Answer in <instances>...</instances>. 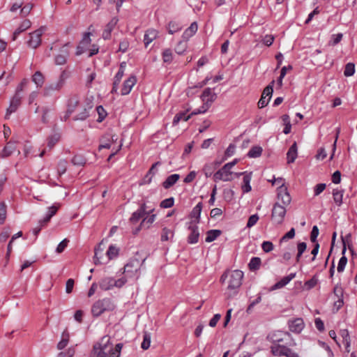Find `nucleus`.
Returning a JSON list of instances; mask_svg holds the SVG:
<instances>
[{"label": "nucleus", "mask_w": 357, "mask_h": 357, "mask_svg": "<svg viewBox=\"0 0 357 357\" xmlns=\"http://www.w3.org/2000/svg\"><path fill=\"white\" fill-rule=\"evenodd\" d=\"M146 204H142L140 208L132 214L130 218V222L135 224L138 222L140 219L143 218L145 214H146Z\"/></svg>", "instance_id": "f3484780"}, {"label": "nucleus", "mask_w": 357, "mask_h": 357, "mask_svg": "<svg viewBox=\"0 0 357 357\" xmlns=\"http://www.w3.org/2000/svg\"><path fill=\"white\" fill-rule=\"evenodd\" d=\"M169 33L173 34L178 31V24L176 22H170L167 26Z\"/></svg>", "instance_id": "bf43d9fd"}, {"label": "nucleus", "mask_w": 357, "mask_h": 357, "mask_svg": "<svg viewBox=\"0 0 357 357\" xmlns=\"http://www.w3.org/2000/svg\"><path fill=\"white\" fill-rule=\"evenodd\" d=\"M137 82V78L135 75L130 76L124 82L121 89V95L126 96L130 93L132 87Z\"/></svg>", "instance_id": "2eb2a0df"}, {"label": "nucleus", "mask_w": 357, "mask_h": 357, "mask_svg": "<svg viewBox=\"0 0 357 357\" xmlns=\"http://www.w3.org/2000/svg\"><path fill=\"white\" fill-rule=\"evenodd\" d=\"M298 155V148L296 142H294L291 147L289 148V151L287 153V163H292L295 161Z\"/></svg>", "instance_id": "4be33fe9"}, {"label": "nucleus", "mask_w": 357, "mask_h": 357, "mask_svg": "<svg viewBox=\"0 0 357 357\" xmlns=\"http://www.w3.org/2000/svg\"><path fill=\"white\" fill-rule=\"evenodd\" d=\"M22 96L21 94H15L10 102V105L7 109L6 118H8L9 115L13 112H15L18 107L21 104Z\"/></svg>", "instance_id": "4468645a"}, {"label": "nucleus", "mask_w": 357, "mask_h": 357, "mask_svg": "<svg viewBox=\"0 0 357 357\" xmlns=\"http://www.w3.org/2000/svg\"><path fill=\"white\" fill-rule=\"evenodd\" d=\"M32 82L37 88H41L45 82V77L40 71H36L32 76Z\"/></svg>", "instance_id": "cd10ccee"}, {"label": "nucleus", "mask_w": 357, "mask_h": 357, "mask_svg": "<svg viewBox=\"0 0 357 357\" xmlns=\"http://www.w3.org/2000/svg\"><path fill=\"white\" fill-rule=\"evenodd\" d=\"M221 234V231L218 229H212L207 231L206 242L211 243L215 241Z\"/></svg>", "instance_id": "58836bf2"}, {"label": "nucleus", "mask_w": 357, "mask_h": 357, "mask_svg": "<svg viewBox=\"0 0 357 357\" xmlns=\"http://www.w3.org/2000/svg\"><path fill=\"white\" fill-rule=\"evenodd\" d=\"M151 344V335L148 332H144L143 335V342L141 344V347L144 349H148Z\"/></svg>", "instance_id": "37998d69"}, {"label": "nucleus", "mask_w": 357, "mask_h": 357, "mask_svg": "<svg viewBox=\"0 0 357 357\" xmlns=\"http://www.w3.org/2000/svg\"><path fill=\"white\" fill-rule=\"evenodd\" d=\"M96 111L98 114V122H102L107 116V112L102 105H99L96 107Z\"/></svg>", "instance_id": "4d7b16f0"}, {"label": "nucleus", "mask_w": 357, "mask_h": 357, "mask_svg": "<svg viewBox=\"0 0 357 357\" xmlns=\"http://www.w3.org/2000/svg\"><path fill=\"white\" fill-rule=\"evenodd\" d=\"M158 32L153 29H148L144 36V43L145 47L153 42L158 37Z\"/></svg>", "instance_id": "aec40b11"}, {"label": "nucleus", "mask_w": 357, "mask_h": 357, "mask_svg": "<svg viewBox=\"0 0 357 357\" xmlns=\"http://www.w3.org/2000/svg\"><path fill=\"white\" fill-rule=\"evenodd\" d=\"M216 97V93L212 89H205L201 96V99L203 102L202 106L192 112L191 115L205 113L215 101Z\"/></svg>", "instance_id": "20e7f679"}, {"label": "nucleus", "mask_w": 357, "mask_h": 357, "mask_svg": "<svg viewBox=\"0 0 357 357\" xmlns=\"http://www.w3.org/2000/svg\"><path fill=\"white\" fill-rule=\"evenodd\" d=\"M344 190L338 188L333 189V197L335 204L338 206H341L343 202Z\"/></svg>", "instance_id": "7c9ffc66"}, {"label": "nucleus", "mask_w": 357, "mask_h": 357, "mask_svg": "<svg viewBox=\"0 0 357 357\" xmlns=\"http://www.w3.org/2000/svg\"><path fill=\"white\" fill-rule=\"evenodd\" d=\"M275 84V81L273 80L263 91L261 97L258 102V105L260 108H263L266 107L270 99L271 98L273 92V85Z\"/></svg>", "instance_id": "0eeeda50"}, {"label": "nucleus", "mask_w": 357, "mask_h": 357, "mask_svg": "<svg viewBox=\"0 0 357 357\" xmlns=\"http://www.w3.org/2000/svg\"><path fill=\"white\" fill-rule=\"evenodd\" d=\"M286 215V208L278 203H275L272 209L271 220L276 225H282Z\"/></svg>", "instance_id": "423d86ee"}, {"label": "nucleus", "mask_w": 357, "mask_h": 357, "mask_svg": "<svg viewBox=\"0 0 357 357\" xmlns=\"http://www.w3.org/2000/svg\"><path fill=\"white\" fill-rule=\"evenodd\" d=\"M118 22V19L116 17H113L105 26V28L102 32V38L105 40H108L111 37V33L116 26Z\"/></svg>", "instance_id": "a211bd4d"}, {"label": "nucleus", "mask_w": 357, "mask_h": 357, "mask_svg": "<svg viewBox=\"0 0 357 357\" xmlns=\"http://www.w3.org/2000/svg\"><path fill=\"white\" fill-rule=\"evenodd\" d=\"M188 243L190 244H195L198 242V239L199 237V232L198 230L197 225H190L188 227Z\"/></svg>", "instance_id": "ddd939ff"}, {"label": "nucleus", "mask_w": 357, "mask_h": 357, "mask_svg": "<svg viewBox=\"0 0 357 357\" xmlns=\"http://www.w3.org/2000/svg\"><path fill=\"white\" fill-rule=\"evenodd\" d=\"M79 103V98L77 96L75 95L70 97L68 101L67 111L63 116L64 121H66L70 114L73 113Z\"/></svg>", "instance_id": "9d476101"}, {"label": "nucleus", "mask_w": 357, "mask_h": 357, "mask_svg": "<svg viewBox=\"0 0 357 357\" xmlns=\"http://www.w3.org/2000/svg\"><path fill=\"white\" fill-rule=\"evenodd\" d=\"M86 158L82 155L80 154H77L74 155V157L72 159V163L74 165L82 166L84 165L86 163Z\"/></svg>", "instance_id": "79ce46f5"}, {"label": "nucleus", "mask_w": 357, "mask_h": 357, "mask_svg": "<svg viewBox=\"0 0 357 357\" xmlns=\"http://www.w3.org/2000/svg\"><path fill=\"white\" fill-rule=\"evenodd\" d=\"M262 148L261 146H254L248 152V155L250 158H257L261 155Z\"/></svg>", "instance_id": "a18cd8bd"}, {"label": "nucleus", "mask_w": 357, "mask_h": 357, "mask_svg": "<svg viewBox=\"0 0 357 357\" xmlns=\"http://www.w3.org/2000/svg\"><path fill=\"white\" fill-rule=\"evenodd\" d=\"M127 282L125 278H121L119 280H114L112 278H105L99 282V286L101 289L107 291L114 287H121Z\"/></svg>", "instance_id": "39448f33"}, {"label": "nucleus", "mask_w": 357, "mask_h": 357, "mask_svg": "<svg viewBox=\"0 0 357 357\" xmlns=\"http://www.w3.org/2000/svg\"><path fill=\"white\" fill-rule=\"evenodd\" d=\"M58 208L59 206L54 205L49 207L46 216L43 219L39 220V223L42 224L43 222L45 224H47L50 220L52 217L56 214Z\"/></svg>", "instance_id": "473e14b6"}, {"label": "nucleus", "mask_w": 357, "mask_h": 357, "mask_svg": "<svg viewBox=\"0 0 357 357\" xmlns=\"http://www.w3.org/2000/svg\"><path fill=\"white\" fill-rule=\"evenodd\" d=\"M107 347V343L104 344L100 342L96 343L93 347L90 357H107V354L105 352Z\"/></svg>", "instance_id": "9b49d317"}, {"label": "nucleus", "mask_w": 357, "mask_h": 357, "mask_svg": "<svg viewBox=\"0 0 357 357\" xmlns=\"http://www.w3.org/2000/svg\"><path fill=\"white\" fill-rule=\"evenodd\" d=\"M304 327L303 321L301 319H296L292 321L289 325L290 330L292 332L300 333Z\"/></svg>", "instance_id": "c85d7f7f"}, {"label": "nucleus", "mask_w": 357, "mask_h": 357, "mask_svg": "<svg viewBox=\"0 0 357 357\" xmlns=\"http://www.w3.org/2000/svg\"><path fill=\"white\" fill-rule=\"evenodd\" d=\"M209 80V78L208 77H206V79L202 83L200 84L199 86H192V87H189L185 93H186V95L188 96H190V95H192L194 94L195 93L197 92V88H201L203 86H204L205 84H206V83L208 82V81Z\"/></svg>", "instance_id": "de8ad7c7"}, {"label": "nucleus", "mask_w": 357, "mask_h": 357, "mask_svg": "<svg viewBox=\"0 0 357 357\" xmlns=\"http://www.w3.org/2000/svg\"><path fill=\"white\" fill-rule=\"evenodd\" d=\"M28 83H29V80L27 79H23L22 80V82H20V84L17 86L15 94H17V93L20 94L21 92H22L23 90L24 89V88L26 86Z\"/></svg>", "instance_id": "338daca9"}, {"label": "nucleus", "mask_w": 357, "mask_h": 357, "mask_svg": "<svg viewBox=\"0 0 357 357\" xmlns=\"http://www.w3.org/2000/svg\"><path fill=\"white\" fill-rule=\"evenodd\" d=\"M252 179V172L245 174L243 176V184L241 185L242 190L244 193L251 191L250 181Z\"/></svg>", "instance_id": "bb28decb"}, {"label": "nucleus", "mask_w": 357, "mask_h": 357, "mask_svg": "<svg viewBox=\"0 0 357 357\" xmlns=\"http://www.w3.org/2000/svg\"><path fill=\"white\" fill-rule=\"evenodd\" d=\"M347 263V259L345 256H342L338 263L337 270L339 273L342 272Z\"/></svg>", "instance_id": "052dcab7"}, {"label": "nucleus", "mask_w": 357, "mask_h": 357, "mask_svg": "<svg viewBox=\"0 0 357 357\" xmlns=\"http://www.w3.org/2000/svg\"><path fill=\"white\" fill-rule=\"evenodd\" d=\"M286 348H287V347H285L284 345H281L279 344H274L273 345L271 346V353L274 356H284Z\"/></svg>", "instance_id": "72a5a7b5"}, {"label": "nucleus", "mask_w": 357, "mask_h": 357, "mask_svg": "<svg viewBox=\"0 0 357 357\" xmlns=\"http://www.w3.org/2000/svg\"><path fill=\"white\" fill-rule=\"evenodd\" d=\"M198 26L197 22H192L190 26L185 29L183 34V38L184 40H188L190 37H192L197 31Z\"/></svg>", "instance_id": "a878e982"}, {"label": "nucleus", "mask_w": 357, "mask_h": 357, "mask_svg": "<svg viewBox=\"0 0 357 357\" xmlns=\"http://www.w3.org/2000/svg\"><path fill=\"white\" fill-rule=\"evenodd\" d=\"M174 236V234L172 230L168 229L167 228H164L162 229V233L161 235V241H168L171 239Z\"/></svg>", "instance_id": "6e6d98bb"}, {"label": "nucleus", "mask_w": 357, "mask_h": 357, "mask_svg": "<svg viewBox=\"0 0 357 357\" xmlns=\"http://www.w3.org/2000/svg\"><path fill=\"white\" fill-rule=\"evenodd\" d=\"M62 87L57 83H52L45 86L43 89V96H50L54 91H59Z\"/></svg>", "instance_id": "5701e85b"}, {"label": "nucleus", "mask_w": 357, "mask_h": 357, "mask_svg": "<svg viewBox=\"0 0 357 357\" xmlns=\"http://www.w3.org/2000/svg\"><path fill=\"white\" fill-rule=\"evenodd\" d=\"M100 144L99 145L98 149L101 150L102 149H109L111 147L110 139L109 136H104L100 139Z\"/></svg>", "instance_id": "603ef678"}, {"label": "nucleus", "mask_w": 357, "mask_h": 357, "mask_svg": "<svg viewBox=\"0 0 357 357\" xmlns=\"http://www.w3.org/2000/svg\"><path fill=\"white\" fill-rule=\"evenodd\" d=\"M16 150V146L15 142H9L7 145L3 148L2 152L0 154L1 158H7L10 156Z\"/></svg>", "instance_id": "393cba45"}, {"label": "nucleus", "mask_w": 357, "mask_h": 357, "mask_svg": "<svg viewBox=\"0 0 357 357\" xmlns=\"http://www.w3.org/2000/svg\"><path fill=\"white\" fill-rule=\"evenodd\" d=\"M92 108V105H89L87 107H84L83 110L79 112L75 118L74 120L84 121L89 116V109Z\"/></svg>", "instance_id": "ea45409f"}, {"label": "nucleus", "mask_w": 357, "mask_h": 357, "mask_svg": "<svg viewBox=\"0 0 357 357\" xmlns=\"http://www.w3.org/2000/svg\"><path fill=\"white\" fill-rule=\"evenodd\" d=\"M103 245L102 241L99 243L97 248H95V255H94V263L97 264H101L103 262L101 261V259L103 256V250L104 248H102Z\"/></svg>", "instance_id": "c756f323"}, {"label": "nucleus", "mask_w": 357, "mask_h": 357, "mask_svg": "<svg viewBox=\"0 0 357 357\" xmlns=\"http://www.w3.org/2000/svg\"><path fill=\"white\" fill-rule=\"evenodd\" d=\"M243 278V273L240 270L227 271L222 274L220 282H225L227 281V282L225 292L227 298H230L237 294L238 289L242 284Z\"/></svg>", "instance_id": "f257e3e1"}, {"label": "nucleus", "mask_w": 357, "mask_h": 357, "mask_svg": "<svg viewBox=\"0 0 357 357\" xmlns=\"http://www.w3.org/2000/svg\"><path fill=\"white\" fill-rule=\"evenodd\" d=\"M278 198L284 206H288L291 203V198L285 185L278 188Z\"/></svg>", "instance_id": "f8f14e48"}, {"label": "nucleus", "mask_w": 357, "mask_h": 357, "mask_svg": "<svg viewBox=\"0 0 357 357\" xmlns=\"http://www.w3.org/2000/svg\"><path fill=\"white\" fill-rule=\"evenodd\" d=\"M123 75H122V72H117V73L116 74L115 77H114V82H113V87H112V93H116L117 91V89H118V86L123 77Z\"/></svg>", "instance_id": "c03bdc74"}, {"label": "nucleus", "mask_w": 357, "mask_h": 357, "mask_svg": "<svg viewBox=\"0 0 357 357\" xmlns=\"http://www.w3.org/2000/svg\"><path fill=\"white\" fill-rule=\"evenodd\" d=\"M159 165H160V162H157L151 166V167L150 168V169L149 170V172H147L146 175L145 176V177L144 178V183H150L151 182L153 176L157 172L156 167Z\"/></svg>", "instance_id": "2f4dec72"}, {"label": "nucleus", "mask_w": 357, "mask_h": 357, "mask_svg": "<svg viewBox=\"0 0 357 357\" xmlns=\"http://www.w3.org/2000/svg\"><path fill=\"white\" fill-rule=\"evenodd\" d=\"M291 69H292L291 66H284L282 68L281 71H280V75L278 79V84L279 87H281L282 86V79L285 77V75H286L287 70H291Z\"/></svg>", "instance_id": "864d4df0"}, {"label": "nucleus", "mask_w": 357, "mask_h": 357, "mask_svg": "<svg viewBox=\"0 0 357 357\" xmlns=\"http://www.w3.org/2000/svg\"><path fill=\"white\" fill-rule=\"evenodd\" d=\"M122 347L123 344H116L114 349L109 350V354L108 357H119Z\"/></svg>", "instance_id": "49530a36"}, {"label": "nucleus", "mask_w": 357, "mask_h": 357, "mask_svg": "<svg viewBox=\"0 0 357 357\" xmlns=\"http://www.w3.org/2000/svg\"><path fill=\"white\" fill-rule=\"evenodd\" d=\"M261 259L259 257H253L251 259L248 266L250 270H256L259 268Z\"/></svg>", "instance_id": "5fc2aeb1"}, {"label": "nucleus", "mask_w": 357, "mask_h": 357, "mask_svg": "<svg viewBox=\"0 0 357 357\" xmlns=\"http://www.w3.org/2000/svg\"><path fill=\"white\" fill-rule=\"evenodd\" d=\"M6 218V204L2 202L0 203V225L4 223Z\"/></svg>", "instance_id": "3c124183"}, {"label": "nucleus", "mask_w": 357, "mask_h": 357, "mask_svg": "<svg viewBox=\"0 0 357 357\" xmlns=\"http://www.w3.org/2000/svg\"><path fill=\"white\" fill-rule=\"evenodd\" d=\"M59 136L58 135H54L48 138L47 146L50 149H52L59 141Z\"/></svg>", "instance_id": "0e129e2a"}, {"label": "nucleus", "mask_w": 357, "mask_h": 357, "mask_svg": "<svg viewBox=\"0 0 357 357\" xmlns=\"http://www.w3.org/2000/svg\"><path fill=\"white\" fill-rule=\"evenodd\" d=\"M342 240L343 243L342 255H344L347 250V247L351 252H353L351 234H348L344 237H342Z\"/></svg>", "instance_id": "f704fd0d"}, {"label": "nucleus", "mask_w": 357, "mask_h": 357, "mask_svg": "<svg viewBox=\"0 0 357 357\" xmlns=\"http://www.w3.org/2000/svg\"><path fill=\"white\" fill-rule=\"evenodd\" d=\"M70 71L67 69H64L61 71L56 82L63 88L66 82V80L70 77Z\"/></svg>", "instance_id": "c9c22d12"}, {"label": "nucleus", "mask_w": 357, "mask_h": 357, "mask_svg": "<svg viewBox=\"0 0 357 357\" xmlns=\"http://www.w3.org/2000/svg\"><path fill=\"white\" fill-rule=\"evenodd\" d=\"M119 250L116 247L111 245L106 252L108 260H111L116 257L119 255Z\"/></svg>", "instance_id": "a19ab883"}, {"label": "nucleus", "mask_w": 357, "mask_h": 357, "mask_svg": "<svg viewBox=\"0 0 357 357\" xmlns=\"http://www.w3.org/2000/svg\"><path fill=\"white\" fill-rule=\"evenodd\" d=\"M67 169V161L65 160H61L58 162L57 165V173L60 176L63 174Z\"/></svg>", "instance_id": "09e8293b"}, {"label": "nucleus", "mask_w": 357, "mask_h": 357, "mask_svg": "<svg viewBox=\"0 0 357 357\" xmlns=\"http://www.w3.org/2000/svg\"><path fill=\"white\" fill-rule=\"evenodd\" d=\"M224 199L226 201H231L234 196V192L231 189H225L223 192Z\"/></svg>", "instance_id": "69168bd1"}, {"label": "nucleus", "mask_w": 357, "mask_h": 357, "mask_svg": "<svg viewBox=\"0 0 357 357\" xmlns=\"http://www.w3.org/2000/svg\"><path fill=\"white\" fill-rule=\"evenodd\" d=\"M43 33L42 28L38 29L30 33V38L28 40V45L32 48L38 47L41 43V36Z\"/></svg>", "instance_id": "1a4fd4ad"}, {"label": "nucleus", "mask_w": 357, "mask_h": 357, "mask_svg": "<svg viewBox=\"0 0 357 357\" xmlns=\"http://www.w3.org/2000/svg\"><path fill=\"white\" fill-rule=\"evenodd\" d=\"M178 180V174H172L167 178V179L162 183V186L165 189H168L176 183Z\"/></svg>", "instance_id": "e433bc0d"}, {"label": "nucleus", "mask_w": 357, "mask_h": 357, "mask_svg": "<svg viewBox=\"0 0 357 357\" xmlns=\"http://www.w3.org/2000/svg\"><path fill=\"white\" fill-rule=\"evenodd\" d=\"M174 199L173 197L166 199L161 202L160 206L164 208H170L174 205Z\"/></svg>", "instance_id": "680f3d73"}, {"label": "nucleus", "mask_w": 357, "mask_h": 357, "mask_svg": "<svg viewBox=\"0 0 357 357\" xmlns=\"http://www.w3.org/2000/svg\"><path fill=\"white\" fill-rule=\"evenodd\" d=\"M355 73V65L353 63H348L345 66V69L344 71V75L346 77L352 76Z\"/></svg>", "instance_id": "8fccbe9b"}, {"label": "nucleus", "mask_w": 357, "mask_h": 357, "mask_svg": "<svg viewBox=\"0 0 357 357\" xmlns=\"http://www.w3.org/2000/svg\"><path fill=\"white\" fill-rule=\"evenodd\" d=\"M116 308V304L111 298H103L96 301L91 306V314L98 317L107 312H112Z\"/></svg>", "instance_id": "f03ea898"}, {"label": "nucleus", "mask_w": 357, "mask_h": 357, "mask_svg": "<svg viewBox=\"0 0 357 357\" xmlns=\"http://www.w3.org/2000/svg\"><path fill=\"white\" fill-rule=\"evenodd\" d=\"M31 25V22L29 20H24L20 26L14 31L13 36V40H15L17 36L23 31L28 29Z\"/></svg>", "instance_id": "b1692460"}, {"label": "nucleus", "mask_w": 357, "mask_h": 357, "mask_svg": "<svg viewBox=\"0 0 357 357\" xmlns=\"http://www.w3.org/2000/svg\"><path fill=\"white\" fill-rule=\"evenodd\" d=\"M234 179V172L225 169L223 167L213 175V180L215 182L219 181H231Z\"/></svg>", "instance_id": "6e6552de"}, {"label": "nucleus", "mask_w": 357, "mask_h": 357, "mask_svg": "<svg viewBox=\"0 0 357 357\" xmlns=\"http://www.w3.org/2000/svg\"><path fill=\"white\" fill-rule=\"evenodd\" d=\"M91 33L86 32L84 34L83 38L80 42V45H83L84 46H87L91 43Z\"/></svg>", "instance_id": "774afa93"}, {"label": "nucleus", "mask_w": 357, "mask_h": 357, "mask_svg": "<svg viewBox=\"0 0 357 357\" xmlns=\"http://www.w3.org/2000/svg\"><path fill=\"white\" fill-rule=\"evenodd\" d=\"M202 211V205L201 203H199L192 210L191 214H190V225H197V224L199 222V216Z\"/></svg>", "instance_id": "412c9836"}, {"label": "nucleus", "mask_w": 357, "mask_h": 357, "mask_svg": "<svg viewBox=\"0 0 357 357\" xmlns=\"http://www.w3.org/2000/svg\"><path fill=\"white\" fill-rule=\"evenodd\" d=\"M145 259H138L137 258H132L124 266L125 278H132L135 280H137L140 275L139 270L143 265Z\"/></svg>", "instance_id": "7ed1b4c3"}, {"label": "nucleus", "mask_w": 357, "mask_h": 357, "mask_svg": "<svg viewBox=\"0 0 357 357\" xmlns=\"http://www.w3.org/2000/svg\"><path fill=\"white\" fill-rule=\"evenodd\" d=\"M296 276V273H291L287 276L282 278L279 282H276L273 286H272L270 289L271 291H274L276 289H281L286 286L291 280H293Z\"/></svg>", "instance_id": "6ab92c4d"}, {"label": "nucleus", "mask_w": 357, "mask_h": 357, "mask_svg": "<svg viewBox=\"0 0 357 357\" xmlns=\"http://www.w3.org/2000/svg\"><path fill=\"white\" fill-rule=\"evenodd\" d=\"M68 242H69V241L67 238L63 239L58 245V246L56 249V252L57 253L63 252L64 251V250L66 249V248L67 247Z\"/></svg>", "instance_id": "e2e57ef3"}, {"label": "nucleus", "mask_w": 357, "mask_h": 357, "mask_svg": "<svg viewBox=\"0 0 357 357\" xmlns=\"http://www.w3.org/2000/svg\"><path fill=\"white\" fill-rule=\"evenodd\" d=\"M162 56L164 63H172L174 59L173 50L170 48L165 49L162 53Z\"/></svg>", "instance_id": "4c0bfd02"}, {"label": "nucleus", "mask_w": 357, "mask_h": 357, "mask_svg": "<svg viewBox=\"0 0 357 357\" xmlns=\"http://www.w3.org/2000/svg\"><path fill=\"white\" fill-rule=\"evenodd\" d=\"M68 45L69 43L65 44L61 50V53L55 56L54 62L56 65H64L66 63L67 57L69 54L66 47Z\"/></svg>", "instance_id": "dca6fc26"}, {"label": "nucleus", "mask_w": 357, "mask_h": 357, "mask_svg": "<svg viewBox=\"0 0 357 357\" xmlns=\"http://www.w3.org/2000/svg\"><path fill=\"white\" fill-rule=\"evenodd\" d=\"M295 229L294 228H291L287 234H285L280 240V243H282L283 242L287 241L288 239H292L295 236Z\"/></svg>", "instance_id": "13d9d810"}]
</instances>
